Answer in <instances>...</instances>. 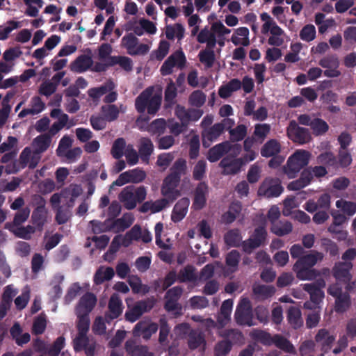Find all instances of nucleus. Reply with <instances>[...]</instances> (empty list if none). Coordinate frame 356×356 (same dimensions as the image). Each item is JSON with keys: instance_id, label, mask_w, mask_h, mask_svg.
Returning a JSON list of instances; mask_svg holds the SVG:
<instances>
[{"instance_id": "1", "label": "nucleus", "mask_w": 356, "mask_h": 356, "mask_svg": "<svg viewBox=\"0 0 356 356\" xmlns=\"http://www.w3.org/2000/svg\"><path fill=\"white\" fill-rule=\"evenodd\" d=\"M322 252L314 250L311 253L300 257L293 265L296 277L301 280H312L319 275L318 270L313 268L318 261L323 259Z\"/></svg>"}, {"instance_id": "2", "label": "nucleus", "mask_w": 356, "mask_h": 356, "mask_svg": "<svg viewBox=\"0 0 356 356\" xmlns=\"http://www.w3.org/2000/svg\"><path fill=\"white\" fill-rule=\"evenodd\" d=\"M162 97L159 94H153L152 87L144 90L135 100V108L139 113L147 110L149 115H155L160 108Z\"/></svg>"}, {"instance_id": "3", "label": "nucleus", "mask_w": 356, "mask_h": 356, "mask_svg": "<svg viewBox=\"0 0 356 356\" xmlns=\"http://www.w3.org/2000/svg\"><path fill=\"white\" fill-rule=\"evenodd\" d=\"M311 154L306 150H297L287 160L286 164L283 166V171L289 178H294L297 174L305 166L309 161Z\"/></svg>"}, {"instance_id": "4", "label": "nucleus", "mask_w": 356, "mask_h": 356, "mask_svg": "<svg viewBox=\"0 0 356 356\" xmlns=\"http://www.w3.org/2000/svg\"><path fill=\"white\" fill-rule=\"evenodd\" d=\"M268 232L264 226L256 227L248 239L242 241V250L246 254H251L254 250L267 243Z\"/></svg>"}, {"instance_id": "5", "label": "nucleus", "mask_w": 356, "mask_h": 356, "mask_svg": "<svg viewBox=\"0 0 356 356\" xmlns=\"http://www.w3.org/2000/svg\"><path fill=\"white\" fill-rule=\"evenodd\" d=\"M325 286V282L323 278L316 280L312 283H307L303 285V289L310 296V302L305 303V307L307 309H312L311 304L314 305V307L322 301L324 297V292L322 290Z\"/></svg>"}, {"instance_id": "6", "label": "nucleus", "mask_w": 356, "mask_h": 356, "mask_svg": "<svg viewBox=\"0 0 356 356\" xmlns=\"http://www.w3.org/2000/svg\"><path fill=\"white\" fill-rule=\"evenodd\" d=\"M186 58L182 50H177L172 53L162 64L160 68L161 74L168 76L172 74L173 68L182 70L185 67Z\"/></svg>"}, {"instance_id": "7", "label": "nucleus", "mask_w": 356, "mask_h": 356, "mask_svg": "<svg viewBox=\"0 0 356 356\" xmlns=\"http://www.w3.org/2000/svg\"><path fill=\"white\" fill-rule=\"evenodd\" d=\"M288 137L294 143L305 144L312 140L309 130L307 128L299 127L296 120L290 121L286 128Z\"/></svg>"}, {"instance_id": "8", "label": "nucleus", "mask_w": 356, "mask_h": 356, "mask_svg": "<svg viewBox=\"0 0 356 356\" xmlns=\"http://www.w3.org/2000/svg\"><path fill=\"white\" fill-rule=\"evenodd\" d=\"M138 44V39L134 33L125 35L121 40V45L125 48L127 53L131 56L145 55L149 50V47L145 44Z\"/></svg>"}, {"instance_id": "9", "label": "nucleus", "mask_w": 356, "mask_h": 356, "mask_svg": "<svg viewBox=\"0 0 356 356\" xmlns=\"http://www.w3.org/2000/svg\"><path fill=\"white\" fill-rule=\"evenodd\" d=\"M284 191L281 181L278 179H266L258 190V195L267 198L279 197Z\"/></svg>"}, {"instance_id": "10", "label": "nucleus", "mask_w": 356, "mask_h": 356, "mask_svg": "<svg viewBox=\"0 0 356 356\" xmlns=\"http://www.w3.org/2000/svg\"><path fill=\"white\" fill-rule=\"evenodd\" d=\"M180 180L181 178L170 173L163 180L161 194L170 202L175 201L181 195L180 191L177 189Z\"/></svg>"}, {"instance_id": "11", "label": "nucleus", "mask_w": 356, "mask_h": 356, "mask_svg": "<svg viewBox=\"0 0 356 356\" xmlns=\"http://www.w3.org/2000/svg\"><path fill=\"white\" fill-rule=\"evenodd\" d=\"M183 293V288L180 286L168 289L165 295L164 308L166 312L181 311V306L179 300Z\"/></svg>"}, {"instance_id": "12", "label": "nucleus", "mask_w": 356, "mask_h": 356, "mask_svg": "<svg viewBox=\"0 0 356 356\" xmlns=\"http://www.w3.org/2000/svg\"><path fill=\"white\" fill-rule=\"evenodd\" d=\"M38 199L37 207L31 215V222L38 231L41 232L47 222V210L45 208V200L41 196H38Z\"/></svg>"}, {"instance_id": "13", "label": "nucleus", "mask_w": 356, "mask_h": 356, "mask_svg": "<svg viewBox=\"0 0 356 356\" xmlns=\"http://www.w3.org/2000/svg\"><path fill=\"white\" fill-rule=\"evenodd\" d=\"M353 266V264L350 261L337 262L332 269V275L340 282H350L353 277L350 273Z\"/></svg>"}, {"instance_id": "14", "label": "nucleus", "mask_w": 356, "mask_h": 356, "mask_svg": "<svg viewBox=\"0 0 356 356\" xmlns=\"http://www.w3.org/2000/svg\"><path fill=\"white\" fill-rule=\"evenodd\" d=\"M209 194V186L204 181H200L194 191L193 207L196 210H200L204 207L207 202V196Z\"/></svg>"}, {"instance_id": "15", "label": "nucleus", "mask_w": 356, "mask_h": 356, "mask_svg": "<svg viewBox=\"0 0 356 356\" xmlns=\"http://www.w3.org/2000/svg\"><path fill=\"white\" fill-rule=\"evenodd\" d=\"M32 154L33 153L30 147H25L19 155V161H14L13 163L6 166V172L8 173H16L20 169H24L26 168L29 163Z\"/></svg>"}, {"instance_id": "16", "label": "nucleus", "mask_w": 356, "mask_h": 356, "mask_svg": "<svg viewBox=\"0 0 356 356\" xmlns=\"http://www.w3.org/2000/svg\"><path fill=\"white\" fill-rule=\"evenodd\" d=\"M222 133L223 127L219 123H215L211 127L202 130V137L203 146L204 147H209L211 143L217 140Z\"/></svg>"}, {"instance_id": "17", "label": "nucleus", "mask_w": 356, "mask_h": 356, "mask_svg": "<svg viewBox=\"0 0 356 356\" xmlns=\"http://www.w3.org/2000/svg\"><path fill=\"white\" fill-rule=\"evenodd\" d=\"M232 145L228 141L217 144L209 149L207 154V159L211 163L216 162L223 155L228 153L232 149Z\"/></svg>"}, {"instance_id": "18", "label": "nucleus", "mask_w": 356, "mask_h": 356, "mask_svg": "<svg viewBox=\"0 0 356 356\" xmlns=\"http://www.w3.org/2000/svg\"><path fill=\"white\" fill-rule=\"evenodd\" d=\"M243 164V162L241 159L226 156L220 161L219 165L223 168L225 174L235 175L240 171Z\"/></svg>"}, {"instance_id": "19", "label": "nucleus", "mask_w": 356, "mask_h": 356, "mask_svg": "<svg viewBox=\"0 0 356 356\" xmlns=\"http://www.w3.org/2000/svg\"><path fill=\"white\" fill-rule=\"evenodd\" d=\"M189 204L190 200L188 197L180 199L172 209L171 220L174 222H180L186 215Z\"/></svg>"}, {"instance_id": "20", "label": "nucleus", "mask_w": 356, "mask_h": 356, "mask_svg": "<svg viewBox=\"0 0 356 356\" xmlns=\"http://www.w3.org/2000/svg\"><path fill=\"white\" fill-rule=\"evenodd\" d=\"M118 199L123 204L124 208L128 210L134 209L136 207L134 188L131 186L124 188L119 194Z\"/></svg>"}, {"instance_id": "21", "label": "nucleus", "mask_w": 356, "mask_h": 356, "mask_svg": "<svg viewBox=\"0 0 356 356\" xmlns=\"http://www.w3.org/2000/svg\"><path fill=\"white\" fill-rule=\"evenodd\" d=\"M93 65L92 57L85 54L78 56L70 65L72 71L82 73L90 69Z\"/></svg>"}, {"instance_id": "22", "label": "nucleus", "mask_w": 356, "mask_h": 356, "mask_svg": "<svg viewBox=\"0 0 356 356\" xmlns=\"http://www.w3.org/2000/svg\"><path fill=\"white\" fill-rule=\"evenodd\" d=\"M18 291L12 285H8L4 288L0 301V312H8L12 305L13 298Z\"/></svg>"}, {"instance_id": "23", "label": "nucleus", "mask_w": 356, "mask_h": 356, "mask_svg": "<svg viewBox=\"0 0 356 356\" xmlns=\"http://www.w3.org/2000/svg\"><path fill=\"white\" fill-rule=\"evenodd\" d=\"M97 302V297L93 293L86 292L79 299L77 309L79 312H92Z\"/></svg>"}, {"instance_id": "24", "label": "nucleus", "mask_w": 356, "mask_h": 356, "mask_svg": "<svg viewBox=\"0 0 356 356\" xmlns=\"http://www.w3.org/2000/svg\"><path fill=\"white\" fill-rule=\"evenodd\" d=\"M317 343L321 344V349L324 353H327L332 347L335 337L330 334L329 332L325 329H321L315 337Z\"/></svg>"}, {"instance_id": "25", "label": "nucleus", "mask_w": 356, "mask_h": 356, "mask_svg": "<svg viewBox=\"0 0 356 356\" xmlns=\"http://www.w3.org/2000/svg\"><path fill=\"white\" fill-rule=\"evenodd\" d=\"M199 277L196 273L195 268L192 265H187L180 270L177 275V280L180 283L196 282Z\"/></svg>"}, {"instance_id": "26", "label": "nucleus", "mask_w": 356, "mask_h": 356, "mask_svg": "<svg viewBox=\"0 0 356 356\" xmlns=\"http://www.w3.org/2000/svg\"><path fill=\"white\" fill-rule=\"evenodd\" d=\"M51 143L50 136L46 134L35 137L32 143L33 151L35 154H42L47 150Z\"/></svg>"}, {"instance_id": "27", "label": "nucleus", "mask_w": 356, "mask_h": 356, "mask_svg": "<svg viewBox=\"0 0 356 356\" xmlns=\"http://www.w3.org/2000/svg\"><path fill=\"white\" fill-rule=\"evenodd\" d=\"M153 151L154 145L152 140L148 138H142L138 147V154L141 160L147 163Z\"/></svg>"}, {"instance_id": "28", "label": "nucleus", "mask_w": 356, "mask_h": 356, "mask_svg": "<svg viewBox=\"0 0 356 356\" xmlns=\"http://www.w3.org/2000/svg\"><path fill=\"white\" fill-rule=\"evenodd\" d=\"M273 345L286 353L296 354V350L291 342L280 334L273 335Z\"/></svg>"}, {"instance_id": "29", "label": "nucleus", "mask_w": 356, "mask_h": 356, "mask_svg": "<svg viewBox=\"0 0 356 356\" xmlns=\"http://www.w3.org/2000/svg\"><path fill=\"white\" fill-rule=\"evenodd\" d=\"M281 152V145L276 139L268 140L261 148V155L265 158H269L279 154Z\"/></svg>"}, {"instance_id": "30", "label": "nucleus", "mask_w": 356, "mask_h": 356, "mask_svg": "<svg viewBox=\"0 0 356 356\" xmlns=\"http://www.w3.org/2000/svg\"><path fill=\"white\" fill-rule=\"evenodd\" d=\"M159 326L157 323H151L148 325L142 322L138 323L134 327V332L139 335H142L145 339H149L152 335L158 330Z\"/></svg>"}, {"instance_id": "31", "label": "nucleus", "mask_w": 356, "mask_h": 356, "mask_svg": "<svg viewBox=\"0 0 356 356\" xmlns=\"http://www.w3.org/2000/svg\"><path fill=\"white\" fill-rule=\"evenodd\" d=\"M114 275L115 272L113 268L100 266L94 275V283L96 285H100L105 281L111 280L113 277Z\"/></svg>"}, {"instance_id": "32", "label": "nucleus", "mask_w": 356, "mask_h": 356, "mask_svg": "<svg viewBox=\"0 0 356 356\" xmlns=\"http://www.w3.org/2000/svg\"><path fill=\"white\" fill-rule=\"evenodd\" d=\"M206 344L204 334L195 330H190L188 334V345L190 349L195 350L201 346L204 347Z\"/></svg>"}, {"instance_id": "33", "label": "nucleus", "mask_w": 356, "mask_h": 356, "mask_svg": "<svg viewBox=\"0 0 356 356\" xmlns=\"http://www.w3.org/2000/svg\"><path fill=\"white\" fill-rule=\"evenodd\" d=\"M220 336L229 341L233 344H242L244 342V336L241 331L237 329H227L221 332Z\"/></svg>"}, {"instance_id": "34", "label": "nucleus", "mask_w": 356, "mask_h": 356, "mask_svg": "<svg viewBox=\"0 0 356 356\" xmlns=\"http://www.w3.org/2000/svg\"><path fill=\"white\" fill-rule=\"evenodd\" d=\"M115 88V85L113 81H108L100 86L99 87H95L90 88L88 93V95L94 99H99L104 95L108 93V92L113 90Z\"/></svg>"}, {"instance_id": "35", "label": "nucleus", "mask_w": 356, "mask_h": 356, "mask_svg": "<svg viewBox=\"0 0 356 356\" xmlns=\"http://www.w3.org/2000/svg\"><path fill=\"white\" fill-rule=\"evenodd\" d=\"M251 338L264 346L273 345V336L266 331L254 329L250 332Z\"/></svg>"}, {"instance_id": "36", "label": "nucleus", "mask_w": 356, "mask_h": 356, "mask_svg": "<svg viewBox=\"0 0 356 356\" xmlns=\"http://www.w3.org/2000/svg\"><path fill=\"white\" fill-rule=\"evenodd\" d=\"M177 96V89L172 79L168 83L164 92V100L166 107H170L175 104Z\"/></svg>"}, {"instance_id": "37", "label": "nucleus", "mask_w": 356, "mask_h": 356, "mask_svg": "<svg viewBox=\"0 0 356 356\" xmlns=\"http://www.w3.org/2000/svg\"><path fill=\"white\" fill-rule=\"evenodd\" d=\"M293 226L289 221H278L272 225L270 231L278 236H283L292 232Z\"/></svg>"}, {"instance_id": "38", "label": "nucleus", "mask_w": 356, "mask_h": 356, "mask_svg": "<svg viewBox=\"0 0 356 356\" xmlns=\"http://www.w3.org/2000/svg\"><path fill=\"white\" fill-rule=\"evenodd\" d=\"M317 163L323 166L338 168V161L336 156L332 152H326L321 153L317 156Z\"/></svg>"}, {"instance_id": "39", "label": "nucleus", "mask_w": 356, "mask_h": 356, "mask_svg": "<svg viewBox=\"0 0 356 356\" xmlns=\"http://www.w3.org/2000/svg\"><path fill=\"white\" fill-rule=\"evenodd\" d=\"M240 259L241 254L236 250H232L227 254L225 264L232 273H234L238 270Z\"/></svg>"}, {"instance_id": "40", "label": "nucleus", "mask_w": 356, "mask_h": 356, "mask_svg": "<svg viewBox=\"0 0 356 356\" xmlns=\"http://www.w3.org/2000/svg\"><path fill=\"white\" fill-rule=\"evenodd\" d=\"M270 131V125L268 124H257L254 126L253 136L256 142L262 143Z\"/></svg>"}, {"instance_id": "41", "label": "nucleus", "mask_w": 356, "mask_h": 356, "mask_svg": "<svg viewBox=\"0 0 356 356\" xmlns=\"http://www.w3.org/2000/svg\"><path fill=\"white\" fill-rule=\"evenodd\" d=\"M102 116L108 121L112 122L115 120L119 115V109L115 104L103 105L101 107Z\"/></svg>"}, {"instance_id": "42", "label": "nucleus", "mask_w": 356, "mask_h": 356, "mask_svg": "<svg viewBox=\"0 0 356 356\" xmlns=\"http://www.w3.org/2000/svg\"><path fill=\"white\" fill-rule=\"evenodd\" d=\"M351 304L350 296L348 292H343L335 298V312H346Z\"/></svg>"}, {"instance_id": "43", "label": "nucleus", "mask_w": 356, "mask_h": 356, "mask_svg": "<svg viewBox=\"0 0 356 356\" xmlns=\"http://www.w3.org/2000/svg\"><path fill=\"white\" fill-rule=\"evenodd\" d=\"M63 279L64 277L61 275H56L54 276V280L51 282L52 287L48 293L51 299L56 300L60 298L62 289L60 284L63 282Z\"/></svg>"}, {"instance_id": "44", "label": "nucleus", "mask_w": 356, "mask_h": 356, "mask_svg": "<svg viewBox=\"0 0 356 356\" xmlns=\"http://www.w3.org/2000/svg\"><path fill=\"white\" fill-rule=\"evenodd\" d=\"M231 319V313H218L217 322L211 318L207 319L206 325L209 327H222L226 325Z\"/></svg>"}, {"instance_id": "45", "label": "nucleus", "mask_w": 356, "mask_h": 356, "mask_svg": "<svg viewBox=\"0 0 356 356\" xmlns=\"http://www.w3.org/2000/svg\"><path fill=\"white\" fill-rule=\"evenodd\" d=\"M198 57L200 61L204 64L207 68L213 67L216 60L214 51L207 49L200 51Z\"/></svg>"}, {"instance_id": "46", "label": "nucleus", "mask_w": 356, "mask_h": 356, "mask_svg": "<svg viewBox=\"0 0 356 356\" xmlns=\"http://www.w3.org/2000/svg\"><path fill=\"white\" fill-rule=\"evenodd\" d=\"M311 129L313 134L316 136H321L325 134L329 129L327 123L318 118H313Z\"/></svg>"}, {"instance_id": "47", "label": "nucleus", "mask_w": 356, "mask_h": 356, "mask_svg": "<svg viewBox=\"0 0 356 356\" xmlns=\"http://www.w3.org/2000/svg\"><path fill=\"white\" fill-rule=\"evenodd\" d=\"M336 207L348 216H352L356 213V203L353 202L341 199L336 202Z\"/></svg>"}, {"instance_id": "48", "label": "nucleus", "mask_w": 356, "mask_h": 356, "mask_svg": "<svg viewBox=\"0 0 356 356\" xmlns=\"http://www.w3.org/2000/svg\"><path fill=\"white\" fill-rule=\"evenodd\" d=\"M224 239L227 245L238 247L241 241V236L238 229H232L225 234Z\"/></svg>"}, {"instance_id": "49", "label": "nucleus", "mask_w": 356, "mask_h": 356, "mask_svg": "<svg viewBox=\"0 0 356 356\" xmlns=\"http://www.w3.org/2000/svg\"><path fill=\"white\" fill-rule=\"evenodd\" d=\"M68 120L69 117L67 114L61 115L59 118V120L54 122L51 125L49 132L46 134L49 135L50 138H51L52 136H54L56 134H57L65 126L67 125Z\"/></svg>"}, {"instance_id": "50", "label": "nucleus", "mask_w": 356, "mask_h": 356, "mask_svg": "<svg viewBox=\"0 0 356 356\" xmlns=\"http://www.w3.org/2000/svg\"><path fill=\"white\" fill-rule=\"evenodd\" d=\"M126 142L123 138L116 139L111 148V154L115 159H120L124 154Z\"/></svg>"}, {"instance_id": "51", "label": "nucleus", "mask_w": 356, "mask_h": 356, "mask_svg": "<svg viewBox=\"0 0 356 356\" xmlns=\"http://www.w3.org/2000/svg\"><path fill=\"white\" fill-rule=\"evenodd\" d=\"M187 165L186 161L184 159H178L173 163L170 168V174L175 175L177 177L181 178L183 175L186 172Z\"/></svg>"}, {"instance_id": "52", "label": "nucleus", "mask_w": 356, "mask_h": 356, "mask_svg": "<svg viewBox=\"0 0 356 356\" xmlns=\"http://www.w3.org/2000/svg\"><path fill=\"white\" fill-rule=\"evenodd\" d=\"M254 313H235V320L240 325L252 326L255 325Z\"/></svg>"}, {"instance_id": "53", "label": "nucleus", "mask_w": 356, "mask_h": 356, "mask_svg": "<svg viewBox=\"0 0 356 356\" xmlns=\"http://www.w3.org/2000/svg\"><path fill=\"white\" fill-rule=\"evenodd\" d=\"M230 139L234 142H238L244 139L247 134V127L244 124H239L236 128L229 131Z\"/></svg>"}, {"instance_id": "54", "label": "nucleus", "mask_w": 356, "mask_h": 356, "mask_svg": "<svg viewBox=\"0 0 356 356\" xmlns=\"http://www.w3.org/2000/svg\"><path fill=\"white\" fill-rule=\"evenodd\" d=\"M318 64L323 68H338L339 60L336 54H330L321 58Z\"/></svg>"}, {"instance_id": "55", "label": "nucleus", "mask_w": 356, "mask_h": 356, "mask_svg": "<svg viewBox=\"0 0 356 356\" xmlns=\"http://www.w3.org/2000/svg\"><path fill=\"white\" fill-rule=\"evenodd\" d=\"M207 163L204 160H199L195 165L193 170V178L196 181H201L206 174Z\"/></svg>"}, {"instance_id": "56", "label": "nucleus", "mask_w": 356, "mask_h": 356, "mask_svg": "<svg viewBox=\"0 0 356 356\" xmlns=\"http://www.w3.org/2000/svg\"><path fill=\"white\" fill-rule=\"evenodd\" d=\"M232 347V343L225 339L216 345L214 348L215 355L225 356L230 352Z\"/></svg>"}, {"instance_id": "57", "label": "nucleus", "mask_w": 356, "mask_h": 356, "mask_svg": "<svg viewBox=\"0 0 356 356\" xmlns=\"http://www.w3.org/2000/svg\"><path fill=\"white\" fill-rule=\"evenodd\" d=\"M170 43L166 40H161L156 51L152 53L157 60H162L168 54Z\"/></svg>"}, {"instance_id": "58", "label": "nucleus", "mask_w": 356, "mask_h": 356, "mask_svg": "<svg viewBox=\"0 0 356 356\" xmlns=\"http://www.w3.org/2000/svg\"><path fill=\"white\" fill-rule=\"evenodd\" d=\"M7 24L8 26L6 27L0 26V40H6L11 31L20 26V22L14 20H9L7 22Z\"/></svg>"}, {"instance_id": "59", "label": "nucleus", "mask_w": 356, "mask_h": 356, "mask_svg": "<svg viewBox=\"0 0 356 356\" xmlns=\"http://www.w3.org/2000/svg\"><path fill=\"white\" fill-rule=\"evenodd\" d=\"M316 28L312 24L305 25L300 32V38L306 42L313 40L316 37Z\"/></svg>"}, {"instance_id": "60", "label": "nucleus", "mask_w": 356, "mask_h": 356, "mask_svg": "<svg viewBox=\"0 0 356 356\" xmlns=\"http://www.w3.org/2000/svg\"><path fill=\"white\" fill-rule=\"evenodd\" d=\"M200 147L199 136H193L189 142V157L191 159H195L198 156Z\"/></svg>"}, {"instance_id": "61", "label": "nucleus", "mask_w": 356, "mask_h": 356, "mask_svg": "<svg viewBox=\"0 0 356 356\" xmlns=\"http://www.w3.org/2000/svg\"><path fill=\"white\" fill-rule=\"evenodd\" d=\"M126 347L130 356H154L153 353L149 352L147 347L145 346H135L133 348H130L127 342Z\"/></svg>"}, {"instance_id": "62", "label": "nucleus", "mask_w": 356, "mask_h": 356, "mask_svg": "<svg viewBox=\"0 0 356 356\" xmlns=\"http://www.w3.org/2000/svg\"><path fill=\"white\" fill-rule=\"evenodd\" d=\"M71 217V212L67 208L58 207L57 208L55 220L58 225L66 223Z\"/></svg>"}, {"instance_id": "63", "label": "nucleus", "mask_w": 356, "mask_h": 356, "mask_svg": "<svg viewBox=\"0 0 356 356\" xmlns=\"http://www.w3.org/2000/svg\"><path fill=\"white\" fill-rule=\"evenodd\" d=\"M206 101V95L201 90L193 91L189 97V102L191 105L200 107Z\"/></svg>"}, {"instance_id": "64", "label": "nucleus", "mask_w": 356, "mask_h": 356, "mask_svg": "<svg viewBox=\"0 0 356 356\" xmlns=\"http://www.w3.org/2000/svg\"><path fill=\"white\" fill-rule=\"evenodd\" d=\"M64 346L65 338L62 336L58 337L49 349L48 356H58Z\"/></svg>"}]
</instances>
